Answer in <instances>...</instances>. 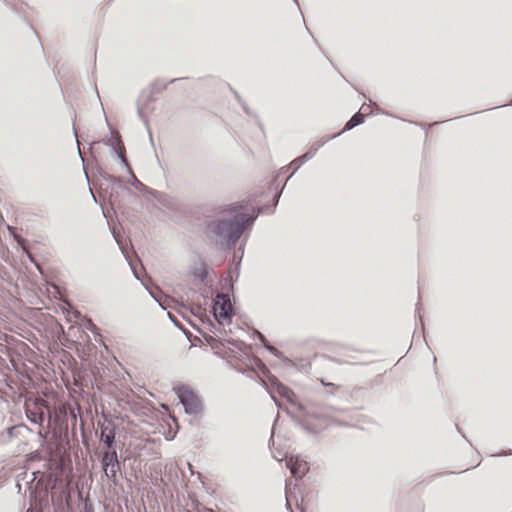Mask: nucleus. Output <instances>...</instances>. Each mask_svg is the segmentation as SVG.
<instances>
[{"label": "nucleus", "mask_w": 512, "mask_h": 512, "mask_svg": "<svg viewBox=\"0 0 512 512\" xmlns=\"http://www.w3.org/2000/svg\"><path fill=\"white\" fill-rule=\"evenodd\" d=\"M259 211L248 201L231 204L226 208V242L235 244L246 229H249Z\"/></svg>", "instance_id": "nucleus-1"}, {"label": "nucleus", "mask_w": 512, "mask_h": 512, "mask_svg": "<svg viewBox=\"0 0 512 512\" xmlns=\"http://www.w3.org/2000/svg\"><path fill=\"white\" fill-rule=\"evenodd\" d=\"M211 313L217 324L208 322V331L200 332L205 344L210 346L213 353L221 359H224V340L221 338L224 326V292L220 291L212 300Z\"/></svg>", "instance_id": "nucleus-2"}, {"label": "nucleus", "mask_w": 512, "mask_h": 512, "mask_svg": "<svg viewBox=\"0 0 512 512\" xmlns=\"http://www.w3.org/2000/svg\"><path fill=\"white\" fill-rule=\"evenodd\" d=\"M179 402L184 408V412L188 415H197L202 412L203 405L199 395L186 384H179L173 388Z\"/></svg>", "instance_id": "nucleus-3"}, {"label": "nucleus", "mask_w": 512, "mask_h": 512, "mask_svg": "<svg viewBox=\"0 0 512 512\" xmlns=\"http://www.w3.org/2000/svg\"><path fill=\"white\" fill-rule=\"evenodd\" d=\"M99 441L103 444L102 454H108V461H116V425L111 420L99 424Z\"/></svg>", "instance_id": "nucleus-4"}, {"label": "nucleus", "mask_w": 512, "mask_h": 512, "mask_svg": "<svg viewBox=\"0 0 512 512\" xmlns=\"http://www.w3.org/2000/svg\"><path fill=\"white\" fill-rule=\"evenodd\" d=\"M207 237L210 240L219 238V244L224 247V216H219L215 221L207 224Z\"/></svg>", "instance_id": "nucleus-5"}, {"label": "nucleus", "mask_w": 512, "mask_h": 512, "mask_svg": "<svg viewBox=\"0 0 512 512\" xmlns=\"http://www.w3.org/2000/svg\"><path fill=\"white\" fill-rule=\"evenodd\" d=\"M101 465L104 474L108 479H111L114 484L117 482V472L120 471V464L118 461V455L116 454V461L109 462L108 454L101 455Z\"/></svg>", "instance_id": "nucleus-6"}, {"label": "nucleus", "mask_w": 512, "mask_h": 512, "mask_svg": "<svg viewBox=\"0 0 512 512\" xmlns=\"http://www.w3.org/2000/svg\"><path fill=\"white\" fill-rule=\"evenodd\" d=\"M288 467L293 476L301 478L303 477L309 470L308 463L299 458L291 457L287 462Z\"/></svg>", "instance_id": "nucleus-7"}, {"label": "nucleus", "mask_w": 512, "mask_h": 512, "mask_svg": "<svg viewBox=\"0 0 512 512\" xmlns=\"http://www.w3.org/2000/svg\"><path fill=\"white\" fill-rule=\"evenodd\" d=\"M131 270H132V273H133L134 277L142 283V285L147 290L149 295L154 299L155 302L158 303L159 307L162 310H168L171 307L169 302L170 301H174V300L169 298V297H167V296H164L162 298L159 295L154 294L153 291L150 290L149 287L141 280V278L139 277L138 273L133 269V267H131Z\"/></svg>", "instance_id": "nucleus-8"}, {"label": "nucleus", "mask_w": 512, "mask_h": 512, "mask_svg": "<svg viewBox=\"0 0 512 512\" xmlns=\"http://www.w3.org/2000/svg\"><path fill=\"white\" fill-rule=\"evenodd\" d=\"M156 201L170 211L179 210V202L177 201V199L165 192H161L160 194H158V198Z\"/></svg>", "instance_id": "nucleus-9"}, {"label": "nucleus", "mask_w": 512, "mask_h": 512, "mask_svg": "<svg viewBox=\"0 0 512 512\" xmlns=\"http://www.w3.org/2000/svg\"><path fill=\"white\" fill-rule=\"evenodd\" d=\"M185 79H187V78L186 77L173 78L168 82H165L163 79H155L150 84V89L153 91V93L160 94L167 89L168 85L173 84L177 81L185 80Z\"/></svg>", "instance_id": "nucleus-10"}, {"label": "nucleus", "mask_w": 512, "mask_h": 512, "mask_svg": "<svg viewBox=\"0 0 512 512\" xmlns=\"http://www.w3.org/2000/svg\"><path fill=\"white\" fill-rule=\"evenodd\" d=\"M200 86L207 89L221 88V78L215 76H206L198 79Z\"/></svg>", "instance_id": "nucleus-11"}, {"label": "nucleus", "mask_w": 512, "mask_h": 512, "mask_svg": "<svg viewBox=\"0 0 512 512\" xmlns=\"http://www.w3.org/2000/svg\"><path fill=\"white\" fill-rule=\"evenodd\" d=\"M364 119H365L364 114H362V113H360V112L356 113V114H355V115H353V116L351 117V119H350V120L345 124V126H344V128L342 129V131L340 132V134H341L342 132H344V131L351 130V129H353L354 127H356V126L360 125L361 123H363V122H364ZM338 135H339V133H338ZM336 136H337V134H336V135H334L333 137H336Z\"/></svg>", "instance_id": "nucleus-12"}, {"label": "nucleus", "mask_w": 512, "mask_h": 512, "mask_svg": "<svg viewBox=\"0 0 512 512\" xmlns=\"http://www.w3.org/2000/svg\"><path fill=\"white\" fill-rule=\"evenodd\" d=\"M235 299H231L230 295L226 293V322L231 320V318L238 314V309L235 306Z\"/></svg>", "instance_id": "nucleus-13"}, {"label": "nucleus", "mask_w": 512, "mask_h": 512, "mask_svg": "<svg viewBox=\"0 0 512 512\" xmlns=\"http://www.w3.org/2000/svg\"><path fill=\"white\" fill-rule=\"evenodd\" d=\"M121 140V135L118 131H113V129L110 127V134L109 136H106L104 139L101 140V142L107 146L110 147L111 150H113V147H115V144H119Z\"/></svg>", "instance_id": "nucleus-14"}, {"label": "nucleus", "mask_w": 512, "mask_h": 512, "mask_svg": "<svg viewBox=\"0 0 512 512\" xmlns=\"http://www.w3.org/2000/svg\"><path fill=\"white\" fill-rule=\"evenodd\" d=\"M115 147H113V153L116 155L117 160L119 161V164L124 167L126 170L131 168L129 163L127 162L125 158V151L120 147V144H115Z\"/></svg>", "instance_id": "nucleus-15"}, {"label": "nucleus", "mask_w": 512, "mask_h": 512, "mask_svg": "<svg viewBox=\"0 0 512 512\" xmlns=\"http://www.w3.org/2000/svg\"><path fill=\"white\" fill-rule=\"evenodd\" d=\"M128 174L130 175V178H131V185L137 189L138 191L142 192L143 189L145 188L146 185H144L137 177L136 175L134 174L132 168H129L127 170Z\"/></svg>", "instance_id": "nucleus-16"}, {"label": "nucleus", "mask_w": 512, "mask_h": 512, "mask_svg": "<svg viewBox=\"0 0 512 512\" xmlns=\"http://www.w3.org/2000/svg\"><path fill=\"white\" fill-rule=\"evenodd\" d=\"M104 181L109 182L111 184H116L121 189L129 190V188L123 183V180L120 177H117V176H114V175H110V174L107 173V174H105Z\"/></svg>", "instance_id": "nucleus-17"}, {"label": "nucleus", "mask_w": 512, "mask_h": 512, "mask_svg": "<svg viewBox=\"0 0 512 512\" xmlns=\"http://www.w3.org/2000/svg\"><path fill=\"white\" fill-rule=\"evenodd\" d=\"M156 93H153V91L150 89L148 93H146L145 91H143L141 93V97H143V105L144 106H147L148 104L150 103H154L157 98H156Z\"/></svg>", "instance_id": "nucleus-18"}, {"label": "nucleus", "mask_w": 512, "mask_h": 512, "mask_svg": "<svg viewBox=\"0 0 512 512\" xmlns=\"http://www.w3.org/2000/svg\"><path fill=\"white\" fill-rule=\"evenodd\" d=\"M193 275L195 278L204 281L208 275L206 266L202 263L200 268H195Z\"/></svg>", "instance_id": "nucleus-19"}, {"label": "nucleus", "mask_w": 512, "mask_h": 512, "mask_svg": "<svg viewBox=\"0 0 512 512\" xmlns=\"http://www.w3.org/2000/svg\"><path fill=\"white\" fill-rule=\"evenodd\" d=\"M167 317L175 327H177L179 330H181L184 333L186 332L185 327L171 312H167Z\"/></svg>", "instance_id": "nucleus-20"}, {"label": "nucleus", "mask_w": 512, "mask_h": 512, "mask_svg": "<svg viewBox=\"0 0 512 512\" xmlns=\"http://www.w3.org/2000/svg\"><path fill=\"white\" fill-rule=\"evenodd\" d=\"M279 393L289 401H292V397L294 396L293 391L285 386L279 387Z\"/></svg>", "instance_id": "nucleus-21"}, {"label": "nucleus", "mask_w": 512, "mask_h": 512, "mask_svg": "<svg viewBox=\"0 0 512 512\" xmlns=\"http://www.w3.org/2000/svg\"><path fill=\"white\" fill-rule=\"evenodd\" d=\"M142 193L144 195L152 196L155 200H157L158 194H160L161 191H158V190L152 189V188H150L148 186H145V188L143 189Z\"/></svg>", "instance_id": "nucleus-22"}, {"label": "nucleus", "mask_w": 512, "mask_h": 512, "mask_svg": "<svg viewBox=\"0 0 512 512\" xmlns=\"http://www.w3.org/2000/svg\"><path fill=\"white\" fill-rule=\"evenodd\" d=\"M137 115L138 117L143 121V123L145 124V126H148V119L147 117L145 116L140 104H139V101L137 102Z\"/></svg>", "instance_id": "nucleus-23"}, {"label": "nucleus", "mask_w": 512, "mask_h": 512, "mask_svg": "<svg viewBox=\"0 0 512 512\" xmlns=\"http://www.w3.org/2000/svg\"><path fill=\"white\" fill-rule=\"evenodd\" d=\"M83 512H94V506L90 500L83 503Z\"/></svg>", "instance_id": "nucleus-24"}, {"label": "nucleus", "mask_w": 512, "mask_h": 512, "mask_svg": "<svg viewBox=\"0 0 512 512\" xmlns=\"http://www.w3.org/2000/svg\"><path fill=\"white\" fill-rule=\"evenodd\" d=\"M176 304L179 306L178 308H176L177 313H179L183 318L186 319V314L184 310H188V308L183 304H178L177 302Z\"/></svg>", "instance_id": "nucleus-25"}, {"label": "nucleus", "mask_w": 512, "mask_h": 512, "mask_svg": "<svg viewBox=\"0 0 512 512\" xmlns=\"http://www.w3.org/2000/svg\"><path fill=\"white\" fill-rule=\"evenodd\" d=\"M96 172L103 180L105 179V174H107V172L102 167L96 165Z\"/></svg>", "instance_id": "nucleus-26"}, {"label": "nucleus", "mask_w": 512, "mask_h": 512, "mask_svg": "<svg viewBox=\"0 0 512 512\" xmlns=\"http://www.w3.org/2000/svg\"><path fill=\"white\" fill-rule=\"evenodd\" d=\"M320 381H321V383H322L324 386L331 387L333 390H337V389H339V388H340L338 385H336V384H334V383H328V382H326L324 379H321Z\"/></svg>", "instance_id": "nucleus-27"}, {"label": "nucleus", "mask_w": 512, "mask_h": 512, "mask_svg": "<svg viewBox=\"0 0 512 512\" xmlns=\"http://www.w3.org/2000/svg\"><path fill=\"white\" fill-rule=\"evenodd\" d=\"M92 332H95L98 328L95 326V324H91V327L89 328Z\"/></svg>", "instance_id": "nucleus-28"}, {"label": "nucleus", "mask_w": 512, "mask_h": 512, "mask_svg": "<svg viewBox=\"0 0 512 512\" xmlns=\"http://www.w3.org/2000/svg\"><path fill=\"white\" fill-rule=\"evenodd\" d=\"M84 174H85V177L87 179V182L89 183V176H88V173H87V170H86L85 167H84Z\"/></svg>", "instance_id": "nucleus-29"}, {"label": "nucleus", "mask_w": 512, "mask_h": 512, "mask_svg": "<svg viewBox=\"0 0 512 512\" xmlns=\"http://www.w3.org/2000/svg\"><path fill=\"white\" fill-rule=\"evenodd\" d=\"M187 465H188L189 471L191 472V474H193L192 465L189 462H187Z\"/></svg>", "instance_id": "nucleus-30"}, {"label": "nucleus", "mask_w": 512, "mask_h": 512, "mask_svg": "<svg viewBox=\"0 0 512 512\" xmlns=\"http://www.w3.org/2000/svg\"><path fill=\"white\" fill-rule=\"evenodd\" d=\"M78 153H79V156H80V158H81V161L84 163V158H83V156L81 155V151H80V149H79V148H78Z\"/></svg>", "instance_id": "nucleus-31"}, {"label": "nucleus", "mask_w": 512, "mask_h": 512, "mask_svg": "<svg viewBox=\"0 0 512 512\" xmlns=\"http://www.w3.org/2000/svg\"><path fill=\"white\" fill-rule=\"evenodd\" d=\"M73 131H74L75 137L77 138V131H76L75 127H73Z\"/></svg>", "instance_id": "nucleus-32"}, {"label": "nucleus", "mask_w": 512, "mask_h": 512, "mask_svg": "<svg viewBox=\"0 0 512 512\" xmlns=\"http://www.w3.org/2000/svg\"><path fill=\"white\" fill-rule=\"evenodd\" d=\"M95 143H97V141H94L93 143L90 144V146H89L90 150L92 149V145L95 144Z\"/></svg>", "instance_id": "nucleus-33"}, {"label": "nucleus", "mask_w": 512, "mask_h": 512, "mask_svg": "<svg viewBox=\"0 0 512 512\" xmlns=\"http://www.w3.org/2000/svg\"><path fill=\"white\" fill-rule=\"evenodd\" d=\"M90 192H92V191L90 190ZM91 195L93 197V200L96 202V197L93 195V193H91Z\"/></svg>", "instance_id": "nucleus-34"}]
</instances>
